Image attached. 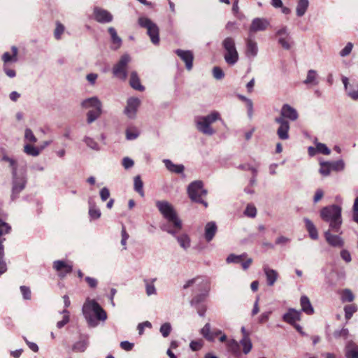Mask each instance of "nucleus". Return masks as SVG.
I'll use <instances>...</instances> for the list:
<instances>
[{
    "label": "nucleus",
    "mask_w": 358,
    "mask_h": 358,
    "mask_svg": "<svg viewBox=\"0 0 358 358\" xmlns=\"http://www.w3.org/2000/svg\"><path fill=\"white\" fill-rule=\"evenodd\" d=\"M222 47L224 50L223 57L225 62L229 66H234L239 59L234 38L231 36L226 37L222 41Z\"/></svg>",
    "instance_id": "nucleus-8"
},
{
    "label": "nucleus",
    "mask_w": 358,
    "mask_h": 358,
    "mask_svg": "<svg viewBox=\"0 0 358 358\" xmlns=\"http://www.w3.org/2000/svg\"><path fill=\"white\" fill-rule=\"evenodd\" d=\"M10 225L8 223L0 219V239H3V238L2 236L10 234Z\"/></svg>",
    "instance_id": "nucleus-46"
},
{
    "label": "nucleus",
    "mask_w": 358,
    "mask_h": 358,
    "mask_svg": "<svg viewBox=\"0 0 358 358\" xmlns=\"http://www.w3.org/2000/svg\"><path fill=\"white\" fill-rule=\"evenodd\" d=\"M271 26L270 21L264 17H256L252 20L249 28V35H252L258 31H266Z\"/></svg>",
    "instance_id": "nucleus-12"
},
{
    "label": "nucleus",
    "mask_w": 358,
    "mask_h": 358,
    "mask_svg": "<svg viewBox=\"0 0 358 358\" xmlns=\"http://www.w3.org/2000/svg\"><path fill=\"white\" fill-rule=\"evenodd\" d=\"M125 134L127 140L133 141L139 136L140 132L136 127H129L126 129Z\"/></svg>",
    "instance_id": "nucleus-44"
},
{
    "label": "nucleus",
    "mask_w": 358,
    "mask_h": 358,
    "mask_svg": "<svg viewBox=\"0 0 358 358\" xmlns=\"http://www.w3.org/2000/svg\"><path fill=\"white\" fill-rule=\"evenodd\" d=\"M82 312L88 325L91 327H96L98 320L105 321L107 319L106 311L94 299H86L83 306Z\"/></svg>",
    "instance_id": "nucleus-3"
},
{
    "label": "nucleus",
    "mask_w": 358,
    "mask_h": 358,
    "mask_svg": "<svg viewBox=\"0 0 358 358\" xmlns=\"http://www.w3.org/2000/svg\"><path fill=\"white\" fill-rule=\"evenodd\" d=\"M309 6L308 0H299L296 8V13L298 17H302L305 15Z\"/></svg>",
    "instance_id": "nucleus-34"
},
{
    "label": "nucleus",
    "mask_w": 358,
    "mask_h": 358,
    "mask_svg": "<svg viewBox=\"0 0 358 358\" xmlns=\"http://www.w3.org/2000/svg\"><path fill=\"white\" fill-rule=\"evenodd\" d=\"M345 358H358L357 346L352 341H348L344 348Z\"/></svg>",
    "instance_id": "nucleus-25"
},
{
    "label": "nucleus",
    "mask_w": 358,
    "mask_h": 358,
    "mask_svg": "<svg viewBox=\"0 0 358 358\" xmlns=\"http://www.w3.org/2000/svg\"><path fill=\"white\" fill-rule=\"evenodd\" d=\"M156 280V278L143 280L145 287V293L148 296L157 294V289L154 285Z\"/></svg>",
    "instance_id": "nucleus-33"
},
{
    "label": "nucleus",
    "mask_w": 358,
    "mask_h": 358,
    "mask_svg": "<svg viewBox=\"0 0 358 358\" xmlns=\"http://www.w3.org/2000/svg\"><path fill=\"white\" fill-rule=\"evenodd\" d=\"M210 323H206L203 327L201 329L200 334L205 338L208 341H213V334H211Z\"/></svg>",
    "instance_id": "nucleus-43"
},
{
    "label": "nucleus",
    "mask_w": 358,
    "mask_h": 358,
    "mask_svg": "<svg viewBox=\"0 0 358 358\" xmlns=\"http://www.w3.org/2000/svg\"><path fill=\"white\" fill-rule=\"evenodd\" d=\"M2 160L8 162L9 167L11 169L13 176L11 199L14 201L25 187L27 183L26 173L23 170H17V162L14 159L3 156Z\"/></svg>",
    "instance_id": "nucleus-5"
},
{
    "label": "nucleus",
    "mask_w": 358,
    "mask_h": 358,
    "mask_svg": "<svg viewBox=\"0 0 358 358\" xmlns=\"http://www.w3.org/2000/svg\"><path fill=\"white\" fill-rule=\"evenodd\" d=\"M275 36L278 37V43L285 50H289L291 45L289 43L290 36L288 29L286 26L280 28L275 33Z\"/></svg>",
    "instance_id": "nucleus-16"
},
{
    "label": "nucleus",
    "mask_w": 358,
    "mask_h": 358,
    "mask_svg": "<svg viewBox=\"0 0 358 358\" xmlns=\"http://www.w3.org/2000/svg\"><path fill=\"white\" fill-rule=\"evenodd\" d=\"M332 170L339 171H343L345 168V163L342 159L331 163Z\"/></svg>",
    "instance_id": "nucleus-59"
},
{
    "label": "nucleus",
    "mask_w": 358,
    "mask_h": 358,
    "mask_svg": "<svg viewBox=\"0 0 358 358\" xmlns=\"http://www.w3.org/2000/svg\"><path fill=\"white\" fill-rule=\"evenodd\" d=\"M187 193L192 201L203 204L206 208L208 203L203 199V196L207 194V190L203 188V182L196 180L191 182L187 187Z\"/></svg>",
    "instance_id": "nucleus-9"
},
{
    "label": "nucleus",
    "mask_w": 358,
    "mask_h": 358,
    "mask_svg": "<svg viewBox=\"0 0 358 358\" xmlns=\"http://www.w3.org/2000/svg\"><path fill=\"white\" fill-rule=\"evenodd\" d=\"M159 331L164 338H166L167 336H169L171 331V324L169 322H166V323L163 324L160 327Z\"/></svg>",
    "instance_id": "nucleus-55"
},
{
    "label": "nucleus",
    "mask_w": 358,
    "mask_h": 358,
    "mask_svg": "<svg viewBox=\"0 0 358 358\" xmlns=\"http://www.w3.org/2000/svg\"><path fill=\"white\" fill-rule=\"evenodd\" d=\"M331 170V162H324L320 163V173L324 176H327L330 174Z\"/></svg>",
    "instance_id": "nucleus-48"
},
{
    "label": "nucleus",
    "mask_w": 358,
    "mask_h": 358,
    "mask_svg": "<svg viewBox=\"0 0 358 358\" xmlns=\"http://www.w3.org/2000/svg\"><path fill=\"white\" fill-rule=\"evenodd\" d=\"M355 299V296L351 290L345 289L341 294V300L343 302H352Z\"/></svg>",
    "instance_id": "nucleus-50"
},
{
    "label": "nucleus",
    "mask_w": 358,
    "mask_h": 358,
    "mask_svg": "<svg viewBox=\"0 0 358 358\" xmlns=\"http://www.w3.org/2000/svg\"><path fill=\"white\" fill-rule=\"evenodd\" d=\"M90 203L89 215L92 219H98L101 217V211L97 208L95 205Z\"/></svg>",
    "instance_id": "nucleus-53"
},
{
    "label": "nucleus",
    "mask_w": 358,
    "mask_h": 358,
    "mask_svg": "<svg viewBox=\"0 0 358 358\" xmlns=\"http://www.w3.org/2000/svg\"><path fill=\"white\" fill-rule=\"evenodd\" d=\"M62 314L64 315L63 319L61 321L57 322V327L58 329H62L64 326H65L69 322V312L67 309H64L62 312Z\"/></svg>",
    "instance_id": "nucleus-49"
},
{
    "label": "nucleus",
    "mask_w": 358,
    "mask_h": 358,
    "mask_svg": "<svg viewBox=\"0 0 358 358\" xmlns=\"http://www.w3.org/2000/svg\"><path fill=\"white\" fill-rule=\"evenodd\" d=\"M297 111L290 106L289 104H284L281 108L280 116L283 117V119L287 118L292 121H295L298 118Z\"/></svg>",
    "instance_id": "nucleus-22"
},
{
    "label": "nucleus",
    "mask_w": 358,
    "mask_h": 358,
    "mask_svg": "<svg viewBox=\"0 0 358 358\" xmlns=\"http://www.w3.org/2000/svg\"><path fill=\"white\" fill-rule=\"evenodd\" d=\"M301 312L294 308H289L285 314L282 316V320L290 324L291 325L296 323V321L300 320Z\"/></svg>",
    "instance_id": "nucleus-23"
},
{
    "label": "nucleus",
    "mask_w": 358,
    "mask_h": 358,
    "mask_svg": "<svg viewBox=\"0 0 358 358\" xmlns=\"http://www.w3.org/2000/svg\"><path fill=\"white\" fill-rule=\"evenodd\" d=\"M13 55H11L9 52H4L2 56V59L3 62L6 64L9 62H16L17 61V48L15 46L12 47Z\"/></svg>",
    "instance_id": "nucleus-40"
},
{
    "label": "nucleus",
    "mask_w": 358,
    "mask_h": 358,
    "mask_svg": "<svg viewBox=\"0 0 358 358\" xmlns=\"http://www.w3.org/2000/svg\"><path fill=\"white\" fill-rule=\"evenodd\" d=\"M23 151L27 155L37 157L40 155L41 149H40L38 147L34 146L30 143H26L24 146Z\"/></svg>",
    "instance_id": "nucleus-36"
},
{
    "label": "nucleus",
    "mask_w": 358,
    "mask_h": 358,
    "mask_svg": "<svg viewBox=\"0 0 358 358\" xmlns=\"http://www.w3.org/2000/svg\"><path fill=\"white\" fill-rule=\"evenodd\" d=\"M317 78V74L316 71L310 69L308 71L306 78L303 81V83L306 85L312 84L313 85H316L318 84Z\"/></svg>",
    "instance_id": "nucleus-38"
},
{
    "label": "nucleus",
    "mask_w": 358,
    "mask_h": 358,
    "mask_svg": "<svg viewBox=\"0 0 358 358\" xmlns=\"http://www.w3.org/2000/svg\"><path fill=\"white\" fill-rule=\"evenodd\" d=\"M108 31L110 36V39L112 42L111 49L117 50L119 49L122 43V41L121 38L117 35V33L114 27H109L108 29Z\"/></svg>",
    "instance_id": "nucleus-27"
},
{
    "label": "nucleus",
    "mask_w": 358,
    "mask_h": 358,
    "mask_svg": "<svg viewBox=\"0 0 358 358\" xmlns=\"http://www.w3.org/2000/svg\"><path fill=\"white\" fill-rule=\"evenodd\" d=\"M24 140L27 143H34L37 141V138L34 136V133L29 128H27L24 131Z\"/></svg>",
    "instance_id": "nucleus-54"
},
{
    "label": "nucleus",
    "mask_w": 358,
    "mask_h": 358,
    "mask_svg": "<svg viewBox=\"0 0 358 358\" xmlns=\"http://www.w3.org/2000/svg\"><path fill=\"white\" fill-rule=\"evenodd\" d=\"M291 242V239L285 236H278L275 241V245H280L281 247L286 246Z\"/></svg>",
    "instance_id": "nucleus-56"
},
{
    "label": "nucleus",
    "mask_w": 358,
    "mask_h": 358,
    "mask_svg": "<svg viewBox=\"0 0 358 358\" xmlns=\"http://www.w3.org/2000/svg\"><path fill=\"white\" fill-rule=\"evenodd\" d=\"M300 303L301 306V310L303 312H304L307 315L313 314L314 309L308 296H302L300 299Z\"/></svg>",
    "instance_id": "nucleus-30"
},
{
    "label": "nucleus",
    "mask_w": 358,
    "mask_h": 358,
    "mask_svg": "<svg viewBox=\"0 0 358 358\" xmlns=\"http://www.w3.org/2000/svg\"><path fill=\"white\" fill-rule=\"evenodd\" d=\"M194 285L198 287V290L201 293L194 296L192 299L190 303L193 306H199V303L208 296L210 289V282L202 277H196L187 280L184 284L183 289H187Z\"/></svg>",
    "instance_id": "nucleus-6"
},
{
    "label": "nucleus",
    "mask_w": 358,
    "mask_h": 358,
    "mask_svg": "<svg viewBox=\"0 0 358 358\" xmlns=\"http://www.w3.org/2000/svg\"><path fill=\"white\" fill-rule=\"evenodd\" d=\"M23 299L29 300L31 299V289L29 287L22 285L20 287Z\"/></svg>",
    "instance_id": "nucleus-63"
},
{
    "label": "nucleus",
    "mask_w": 358,
    "mask_h": 358,
    "mask_svg": "<svg viewBox=\"0 0 358 358\" xmlns=\"http://www.w3.org/2000/svg\"><path fill=\"white\" fill-rule=\"evenodd\" d=\"M64 31V26L59 22L57 23L56 28L55 29L54 36L57 40L61 38L62 34Z\"/></svg>",
    "instance_id": "nucleus-61"
},
{
    "label": "nucleus",
    "mask_w": 358,
    "mask_h": 358,
    "mask_svg": "<svg viewBox=\"0 0 358 358\" xmlns=\"http://www.w3.org/2000/svg\"><path fill=\"white\" fill-rule=\"evenodd\" d=\"M163 162L166 168L171 172L175 173H182L185 167L182 164H175L170 159H164Z\"/></svg>",
    "instance_id": "nucleus-29"
},
{
    "label": "nucleus",
    "mask_w": 358,
    "mask_h": 358,
    "mask_svg": "<svg viewBox=\"0 0 358 358\" xmlns=\"http://www.w3.org/2000/svg\"><path fill=\"white\" fill-rule=\"evenodd\" d=\"M93 14L94 20L102 24L109 23L113 19V15L110 12L97 6L94 7Z\"/></svg>",
    "instance_id": "nucleus-15"
},
{
    "label": "nucleus",
    "mask_w": 358,
    "mask_h": 358,
    "mask_svg": "<svg viewBox=\"0 0 358 358\" xmlns=\"http://www.w3.org/2000/svg\"><path fill=\"white\" fill-rule=\"evenodd\" d=\"M82 312L88 325L91 327H96L98 320L105 321L107 319L106 311L94 299H86L83 306Z\"/></svg>",
    "instance_id": "nucleus-2"
},
{
    "label": "nucleus",
    "mask_w": 358,
    "mask_h": 358,
    "mask_svg": "<svg viewBox=\"0 0 358 358\" xmlns=\"http://www.w3.org/2000/svg\"><path fill=\"white\" fill-rule=\"evenodd\" d=\"M175 53L185 62L187 71H191L193 67L194 54L191 50L177 49Z\"/></svg>",
    "instance_id": "nucleus-18"
},
{
    "label": "nucleus",
    "mask_w": 358,
    "mask_h": 358,
    "mask_svg": "<svg viewBox=\"0 0 358 358\" xmlns=\"http://www.w3.org/2000/svg\"><path fill=\"white\" fill-rule=\"evenodd\" d=\"M357 307L355 304L347 305L344 307L345 311V317L347 320H349L353 315V314L357 312Z\"/></svg>",
    "instance_id": "nucleus-47"
},
{
    "label": "nucleus",
    "mask_w": 358,
    "mask_h": 358,
    "mask_svg": "<svg viewBox=\"0 0 358 358\" xmlns=\"http://www.w3.org/2000/svg\"><path fill=\"white\" fill-rule=\"evenodd\" d=\"M213 75L216 80H222L224 77L222 69L219 66H215L213 69Z\"/></svg>",
    "instance_id": "nucleus-62"
},
{
    "label": "nucleus",
    "mask_w": 358,
    "mask_h": 358,
    "mask_svg": "<svg viewBox=\"0 0 358 358\" xmlns=\"http://www.w3.org/2000/svg\"><path fill=\"white\" fill-rule=\"evenodd\" d=\"M53 268L59 273L60 278H64L71 273L73 266L65 261L57 260L53 262Z\"/></svg>",
    "instance_id": "nucleus-19"
},
{
    "label": "nucleus",
    "mask_w": 358,
    "mask_h": 358,
    "mask_svg": "<svg viewBox=\"0 0 358 358\" xmlns=\"http://www.w3.org/2000/svg\"><path fill=\"white\" fill-rule=\"evenodd\" d=\"M156 206L167 221L160 226L161 229L175 236L182 228V222L173 206L166 201H157Z\"/></svg>",
    "instance_id": "nucleus-1"
},
{
    "label": "nucleus",
    "mask_w": 358,
    "mask_h": 358,
    "mask_svg": "<svg viewBox=\"0 0 358 358\" xmlns=\"http://www.w3.org/2000/svg\"><path fill=\"white\" fill-rule=\"evenodd\" d=\"M341 80H342V83L344 85V89H345V91L347 95L352 100L357 101L358 100V86H355L353 85L350 84L349 79L345 76H343Z\"/></svg>",
    "instance_id": "nucleus-20"
},
{
    "label": "nucleus",
    "mask_w": 358,
    "mask_h": 358,
    "mask_svg": "<svg viewBox=\"0 0 358 358\" xmlns=\"http://www.w3.org/2000/svg\"><path fill=\"white\" fill-rule=\"evenodd\" d=\"M89 337L87 335H83L80 339L72 345V351L74 352H84L89 346Z\"/></svg>",
    "instance_id": "nucleus-21"
},
{
    "label": "nucleus",
    "mask_w": 358,
    "mask_h": 358,
    "mask_svg": "<svg viewBox=\"0 0 358 358\" xmlns=\"http://www.w3.org/2000/svg\"><path fill=\"white\" fill-rule=\"evenodd\" d=\"M264 271L266 276L268 285H269V286L273 285L278 279V275L277 271L273 269L269 268L268 267H264Z\"/></svg>",
    "instance_id": "nucleus-31"
},
{
    "label": "nucleus",
    "mask_w": 358,
    "mask_h": 358,
    "mask_svg": "<svg viewBox=\"0 0 358 358\" xmlns=\"http://www.w3.org/2000/svg\"><path fill=\"white\" fill-rule=\"evenodd\" d=\"M83 141L87 145V146L89 147L90 148L96 151L100 150L99 145L93 138L88 136H85Z\"/></svg>",
    "instance_id": "nucleus-52"
},
{
    "label": "nucleus",
    "mask_w": 358,
    "mask_h": 358,
    "mask_svg": "<svg viewBox=\"0 0 358 358\" xmlns=\"http://www.w3.org/2000/svg\"><path fill=\"white\" fill-rule=\"evenodd\" d=\"M258 53L257 43L251 38L246 39L245 55L249 58H255Z\"/></svg>",
    "instance_id": "nucleus-24"
},
{
    "label": "nucleus",
    "mask_w": 358,
    "mask_h": 358,
    "mask_svg": "<svg viewBox=\"0 0 358 358\" xmlns=\"http://www.w3.org/2000/svg\"><path fill=\"white\" fill-rule=\"evenodd\" d=\"M352 220L358 224V197L355 200L352 207Z\"/></svg>",
    "instance_id": "nucleus-64"
},
{
    "label": "nucleus",
    "mask_w": 358,
    "mask_h": 358,
    "mask_svg": "<svg viewBox=\"0 0 358 358\" xmlns=\"http://www.w3.org/2000/svg\"><path fill=\"white\" fill-rule=\"evenodd\" d=\"M140 103L141 101L138 98L131 97L128 99L127 106L124 110V114L130 119L135 118Z\"/></svg>",
    "instance_id": "nucleus-17"
},
{
    "label": "nucleus",
    "mask_w": 358,
    "mask_h": 358,
    "mask_svg": "<svg viewBox=\"0 0 358 358\" xmlns=\"http://www.w3.org/2000/svg\"><path fill=\"white\" fill-rule=\"evenodd\" d=\"M134 190L139 194V195L142 197L144 196V191H143V182L140 176H136L134 178Z\"/></svg>",
    "instance_id": "nucleus-39"
},
{
    "label": "nucleus",
    "mask_w": 358,
    "mask_h": 358,
    "mask_svg": "<svg viewBox=\"0 0 358 358\" xmlns=\"http://www.w3.org/2000/svg\"><path fill=\"white\" fill-rule=\"evenodd\" d=\"M131 62V57L124 54L113 68V76L119 79L125 80L127 78V66Z\"/></svg>",
    "instance_id": "nucleus-11"
},
{
    "label": "nucleus",
    "mask_w": 358,
    "mask_h": 358,
    "mask_svg": "<svg viewBox=\"0 0 358 358\" xmlns=\"http://www.w3.org/2000/svg\"><path fill=\"white\" fill-rule=\"evenodd\" d=\"M173 236L176 238L179 245L184 250H187L190 247V238L187 234L177 236V234H176Z\"/></svg>",
    "instance_id": "nucleus-37"
},
{
    "label": "nucleus",
    "mask_w": 358,
    "mask_h": 358,
    "mask_svg": "<svg viewBox=\"0 0 358 358\" xmlns=\"http://www.w3.org/2000/svg\"><path fill=\"white\" fill-rule=\"evenodd\" d=\"M333 336L336 339L343 338L347 339L349 336V330L348 328L343 327L341 329H336L334 331Z\"/></svg>",
    "instance_id": "nucleus-45"
},
{
    "label": "nucleus",
    "mask_w": 358,
    "mask_h": 358,
    "mask_svg": "<svg viewBox=\"0 0 358 358\" xmlns=\"http://www.w3.org/2000/svg\"><path fill=\"white\" fill-rule=\"evenodd\" d=\"M322 220L329 224V229L334 233L342 234V208L338 205H330L322 208L320 212Z\"/></svg>",
    "instance_id": "nucleus-4"
},
{
    "label": "nucleus",
    "mask_w": 358,
    "mask_h": 358,
    "mask_svg": "<svg viewBox=\"0 0 358 358\" xmlns=\"http://www.w3.org/2000/svg\"><path fill=\"white\" fill-rule=\"evenodd\" d=\"M239 345H241L243 348V352L245 355H248L252 348V343L250 338H242V339L239 342Z\"/></svg>",
    "instance_id": "nucleus-42"
},
{
    "label": "nucleus",
    "mask_w": 358,
    "mask_h": 358,
    "mask_svg": "<svg viewBox=\"0 0 358 358\" xmlns=\"http://www.w3.org/2000/svg\"><path fill=\"white\" fill-rule=\"evenodd\" d=\"M220 119V114L214 110L208 115L196 117L194 122L196 128L199 132L212 136L215 134V130L211 127V124Z\"/></svg>",
    "instance_id": "nucleus-7"
},
{
    "label": "nucleus",
    "mask_w": 358,
    "mask_h": 358,
    "mask_svg": "<svg viewBox=\"0 0 358 358\" xmlns=\"http://www.w3.org/2000/svg\"><path fill=\"white\" fill-rule=\"evenodd\" d=\"M316 150L317 152L324 154V155H329L331 150L327 148V146L322 143H316Z\"/></svg>",
    "instance_id": "nucleus-60"
},
{
    "label": "nucleus",
    "mask_w": 358,
    "mask_h": 358,
    "mask_svg": "<svg viewBox=\"0 0 358 358\" xmlns=\"http://www.w3.org/2000/svg\"><path fill=\"white\" fill-rule=\"evenodd\" d=\"M102 113V109L90 110L87 113V122L88 124L94 122Z\"/></svg>",
    "instance_id": "nucleus-41"
},
{
    "label": "nucleus",
    "mask_w": 358,
    "mask_h": 358,
    "mask_svg": "<svg viewBox=\"0 0 358 358\" xmlns=\"http://www.w3.org/2000/svg\"><path fill=\"white\" fill-rule=\"evenodd\" d=\"M227 347L228 350L235 356L241 355L239 343L234 339L227 341Z\"/></svg>",
    "instance_id": "nucleus-35"
},
{
    "label": "nucleus",
    "mask_w": 358,
    "mask_h": 358,
    "mask_svg": "<svg viewBox=\"0 0 358 358\" xmlns=\"http://www.w3.org/2000/svg\"><path fill=\"white\" fill-rule=\"evenodd\" d=\"M138 24L141 27L147 29V34L150 36L151 42L154 45L159 43V29L157 24L146 17L138 18Z\"/></svg>",
    "instance_id": "nucleus-10"
},
{
    "label": "nucleus",
    "mask_w": 358,
    "mask_h": 358,
    "mask_svg": "<svg viewBox=\"0 0 358 358\" xmlns=\"http://www.w3.org/2000/svg\"><path fill=\"white\" fill-rule=\"evenodd\" d=\"M333 230L328 229L324 232V236L327 243L334 248H341L345 245L343 238L341 236L340 233L338 234H334Z\"/></svg>",
    "instance_id": "nucleus-13"
},
{
    "label": "nucleus",
    "mask_w": 358,
    "mask_h": 358,
    "mask_svg": "<svg viewBox=\"0 0 358 358\" xmlns=\"http://www.w3.org/2000/svg\"><path fill=\"white\" fill-rule=\"evenodd\" d=\"M217 231V226L215 222H209L206 224L205 227V239L206 241L210 242L213 240L215 233Z\"/></svg>",
    "instance_id": "nucleus-28"
},
{
    "label": "nucleus",
    "mask_w": 358,
    "mask_h": 358,
    "mask_svg": "<svg viewBox=\"0 0 358 358\" xmlns=\"http://www.w3.org/2000/svg\"><path fill=\"white\" fill-rule=\"evenodd\" d=\"M244 214L250 217H255L257 215V209L253 205L248 204L244 211Z\"/></svg>",
    "instance_id": "nucleus-58"
},
{
    "label": "nucleus",
    "mask_w": 358,
    "mask_h": 358,
    "mask_svg": "<svg viewBox=\"0 0 358 358\" xmlns=\"http://www.w3.org/2000/svg\"><path fill=\"white\" fill-rule=\"evenodd\" d=\"M129 83L131 87L136 90L142 92L145 90V87L141 84L140 79L136 71L131 72Z\"/></svg>",
    "instance_id": "nucleus-32"
},
{
    "label": "nucleus",
    "mask_w": 358,
    "mask_h": 358,
    "mask_svg": "<svg viewBox=\"0 0 358 358\" xmlns=\"http://www.w3.org/2000/svg\"><path fill=\"white\" fill-rule=\"evenodd\" d=\"M81 106L84 108H93L94 110L101 109L102 103L96 96H92L83 100Z\"/></svg>",
    "instance_id": "nucleus-26"
},
{
    "label": "nucleus",
    "mask_w": 358,
    "mask_h": 358,
    "mask_svg": "<svg viewBox=\"0 0 358 358\" xmlns=\"http://www.w3.org/2000/svg\"><path fill=\"white\" fill-rule=\"evenodd\" d=\"M275 122L279 124V127L276 131V134L279 139L285 141L289 138V122L283 119V117H275Z\"/></svg>",
    "instance_id": "nucleus-14"
},
{
    "label": "nucleus",
    "mask_w": 358,
    "mask_h": 358,
    "mask_svg": "<svg viewBox=\"0 0 358 358\" xmlns=\"http://www.w3.org/2000/svg\"><path fill=\"white\" fill-rule=\"evenodd\" d=\"M245 257V254H243L241 255H236L234 254H231L227 257L226 261L228 264H230V263L239 264L243 261V259Z\"/></svg>",
    "instance_id": "nucleus-51"
},
{
    "label": "nucleus",
    "mask_w": 358,
    "mask_h": 358,
    "mask_svg": "<svg viewBox=\"0 0 358 358\" xmlns=\"http://www.w3.org/2000/svg\"><path fill=\"white\" fill-rule=\"evenodd\" d=\"M353 48V44L351 42H348L346 45L340 51L339 55L341 57H346L349 55Z\"/></svg>",
    "instance_id": "nucleus-57"
}]
</instances>
